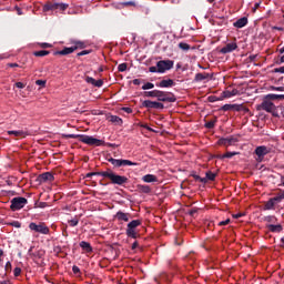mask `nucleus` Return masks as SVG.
Wrapping results in <instances>:
<instances>
[{"label":"nucleus","instance_id":"25","mask_svg":"<svg viewBox=\"0 0 284 284\" xmlns=\"http://www.w3.org/2000/svg\"><path fill=\"white\" fill-rule=\"evenodd\" d=\"M276 205H278V203L271 197L264 205V210H274V207H276Z\"/></svg>","mask_w":284,"mask_h":284},{"label":"nucleus","instance_id":"26","mask_svg":"<svg viewBox=\"0 0 284 284\" xmlns=\"http://www.w3.org/2000/svg\"><path fill=\"white\" fill-rule=\"evenodd\" d=\"M233 110L235 111V112H245V113H247V112H250V109H247L245 105H243V104H233Z\"/></svg>","mask_w":284,"mask_h":284},{"label":"nucleus","instance_id":"9","mask_svg":"<svg viewBox=\"0 0 284 284\" xmlns=\"http://www.w3.org/2000/svg\"><path fill=\"white\" fill-rule=\"evenodd\" d=\"M217 143L219 145H225V148H230V145H236L239 143V136L231 135L229 138H221Z\"/></svg>","mask_w":284,"mask_h":284},{"label":"nucleus","instance_id":"1","mask_svg":"<svg viewBox=\"0 0 284 284\" xmlns=\"http://www.w3.org/2000/svg\"><path fill=\"white\" fill-rule=\"evenodd\" d=\"M64 139H79L81 143H84L85 145H97L99 148L100 145H103V142L92 135H84V134H63Z\"/></svg>","mask_w":284,"mask_h":284},{"label":"nucleus","instance_id":"20","mask_svg":"<svg viewBox=\"0 0 284 284\" xmlns=\"http://www.w3.org/2000/svg\"><path fill=\"white\" fill-rule=\"evenodd\" d=\"M173 85L174 80L172 79L162 80L156 84L158 88H173Z\"/></svg>","mask_w":284,"mask_h":284},{"label":"nucleus","instance_id":"30","mask_svg":"<svg viewBox=\"0 0 284 284\" xmlns=\"http://www.w3.org/2000/svg\"><path fill=\"white\" fill-rule=\"evenodd\" d=\"M277 203H282L284 201V191L281 190L278 193L275 194L274 197H272Z\"/></svg>","mask_w":284,"mask_h":284},{"label":"nucleus","instance_id":"17","mask_svg":"<svg viewBox=\"0 0 284 284\" xmlns=\"http://www.w3.org/2000/svg\"><path fill=\"white\" fill-rule=\"evenodd\" d=\"M268 232L281 234L283 232V225L281 224H266Z\"/></svg>","mask_w":284,"mask_h":284},{"label":"nucleus","instance_id":"39","mask_svg":"<svg viewBox=\"0 0 284 284\" xmlns=\"http://www.w3.org/2000/svg\"><path fill=\"white\" fill-rule=\"evenodd\" d=\"M239 155V152H226L223 154L224 159H232V156Z\"/></svg>","mask_w":284,"mask_h":284},{"label":"nucleus","instance_id":"16","mask_svg":"<svg viewBox=\"0 0 284 284\" xmlns=\"http://www.w3.org/2000/svg\"><path fill=\"white\" fill-rule=\"evenodd\" d=\"M255 154L256 156H258V159H263V156H265L266 154H270V150L267 149V146H257L255 149Z\"/></svg>","mask_w":284,"mask_h":284},{"label":"nucleus","instance_id":"46","mask_svg":"<svg viewBox=\"0 0 284 284\" xmlns=\"http://www.w3.org/2000/svg\"><path fill=\"white\" fill-rule=\"evenodd\" d=\"M222 110H224V112H229V110H233V104H224Z\"/></svg>","mask_w":284,"mask_h":284},{"label":"nucleus","instance_id":"22","mask_svg":"<svg viewBox=\"0 0 284 284\" xmlns=\"http://www.w3.org/2000/svg\"><path fill=\"white\" fill-rule=\"evenodd\" d=\"M115 219L119 221H124V223H128V221H130V214L123 213L122 211H118L115 214Z\"/></svg>","mask_w":284,"mask_h":284},{"label":"nucleus","instance_id":"57","mask_svg":"<svg viewBox=\"0 0 284 284\" xmlns=\"http://www.w3.org/2000/svg\"><path fill=\"white\" fill-rule=\"evenodd\" d=\"M41 48H52V44L43 42L40 44Z\"/></svg>","mask_w":284,"mask_h":284},{"label":"nucleus","instance_id":"23","mask_svg":"<svg viewBox=\"0 0 284 284\" xmlns=\"http://www.w3.org/2000/svg\"><path fill=\"white\" fill-rule=\"evenodd\" d=\"M142 181L144 183H156L159 181V178L154 174H146L142 176Z\"/></svg>","mask_w":284,"mask_h":284},{"label":"nucleus","instance_id":"60","mask_svg":"<svg viewBox=\"0 0 284 284\" xmlns=\"http://www.w3.org/2000/svg\"><path fill=\"white\" fill-rule=\"evenodd\" d=\"M272 90H276L277 92H283V87H272Z\"/></svg>","mask_w":284,"mask_h":284},{"label":"nucleus","instance_id":"5","mask_svg":"<svg viewBox=\"0 0 284 284\" xmlns=\"http://www.w3.org/2000/svg\"><path fill=\"white\" fill-rule=\"evenodd\" d=\"M158 73L164 74L168 70H172L174 68V61L172 60H160L156 62Z\"/></svg>","mask_w":284,"mask_h":284},{"label":"nucleus","instance_id":"56","mask_svg":"<svg viewBox=\"0 0 284 284\" xmlns=\"http://www.w3.org/2000/svg\"><path fill=\"white\" fill-rule=\"evenodd\" d=\"M38 207H41V209L48 207V202H40Z\"/></svg>","mask_w":284,"mask_h":284},{"label":"nucleus","instance_id":"31","mask_svg":"<svg viewBox=\"0 0 284 284\" xmlns=\"http://www.w3.org/2000/svg\"><path fill=\"white\" fill-rule=\"evenodd\" d=\"M239 94V90L233 89L232 91H224V97L226 99H232V97H236Z\"/></svg>","mask_w":284,"mask_h":284},{"label":"nucleus","instance_id":"35","mask_svg":"<svg viewBox=\"0 0 284 284\" xmlns=\"http://www.w3.org/2000/svg\"><path fill=\"white\" fill-rule=\"evenodd\" d=\"M145 97H151L152 99H158L159 97V90H153V91H146Z\"/></svg>","mask_w":284,"mask_h":284},{"label":"nucleus","instance_id":"62","mask_svg":"<svg viewBox=\"0 0 284 284\" xmlns=\"http://www.w3.org/2000/svg\"><path fill=\"white\" fill-rule=\"evenodd\" d=\"M8 68H19L18 63H8Z\"/></svg>","mask_w":284,"mask_h":284},{"label":"nucleus","instance_id":"29","mask_svg":"<svg viewBox=\"0 0 284 284\" xmlns=\"http://www.w3.org/2000/svg\"><path fill=\"white\" fill-rule=\"evenodd\" d=\"M138 190H140V192H143V194H150V192H152V189L150 187V185H145V184H139Z\"/></svg>","mask_w":284,"mask_h":284},{"label":"nucleus","instance_id":"45","mask_svg":"<svg viewBox=\"0 0 284 284\" xmlns=\"http://www.w3.org/2000/svg\"><path fill=\"white\" fill-rule=\"evenodd\" d=\"M9 225H11V227H17V229H19V227H21V222H19V221H13V222L9 223Z\"/></svg>","mask_w":284,"mask_h":284},{"label":"nucleus","instance_id":"40","mask_svg":"<svg viewBox=\"0 0 284 284\" xmlns=\"http://www.w3.org/2000/svg\"><path fill=\"white\" fill-rule=\"evenodd\" d=\"M69 225L71 227H77V225H79V217H74V219L70 220Z\"/></svg>","mask_w":284,"mask_h":284},{"label":"nucleus","instance_id":"18","mask_svg":"<svg viewBox=\"0 0 284 284\" xmlns=\"http://www.w3.org/2000/svg\"><path fill=\"white\" fill-rule=\"evenodd\" d=\"M275 108H276V106H275L271 101L264 100V101L262 102V109H263L265 112H274Z\"/></svg>","mask_w":284,"mask_h":284},{"label":"nucleus","instance_id":"38","mask_svg":"<svg viewBox=\"0 0 284 284\" xmlns=\"http://www.w3.org/2000/svg\"><path fill=\"white\" fill-rule=\"evenodd\" d=\"M92 176H103V171L102 172H91L87 174V179H92Z\"/></svg>","mask_w":284,"mask_h":284},{"label":"nucleus","instance_id":"52","mask_svg":"<svg viewBox=\"0 0 284 284\" xmlns=\"http://www.w3.org/2000/svg\"><path fill=\"white\" fill-rule=\"evenodd\" d=\"M16 88H19V90H23V88H26V84L23 82H17Z\"/></svg>","mask_w":284,"mask_h":284},{"label":"nucleus","instance_id":"51","mask_svg":"<svg viewBox=\"0 0 284 284\" xmlns=\"http://www.w3.org/2000/svg\"><path fill=\"white\" fill-rule=\"evenodd\" d=\"M122 6H124V7L136 6V2H134V1H126V2H122Z\"/></svg>","mask_w":284,"mask_h":284},{"label":"nucleus","instance_id":"43","mask_svg":"<svg viewBox=\"0 0 284 284\" xmlns=\"http://www.w3.org/2000/svg\"><path fill=\"white\" fill-rule=\"evenodd\" d=\"M119 72H125L128 70V63H121L118 65Z\"/></svg>","mask_w":284,"mask_h":284},{"label":"nucleus","instance_id":"19","mask_svg":"<svg viewBox=\"0 0 284 284\" xmlns=\"http://www.w3.org/2000/svg\"><path fill=\"white\" fill-rule=\"evenodd\" d=\"M85 81L91 85H94V88H103V80H94L92 77H87Z\"/></svg>","mask_w":284,"mask_h":284},{"label":"nucleus","instance_id":"14","mask_svg":"<svg viewBox=\"0 0 284 284\" xmlns=\"http://www.w3.org/2000/svg\"><path fill=\"white\" fill-rule=\"evenodd\" d=\"M40 183H52L54 181V175L50 172H45L39 175Z\"/></svg>","mask_w":284,"mask_h":284},{"label":"nucleus","instance_id":"54","mask_svg":"<svg viewBox=\"0 0 284 284\" xmlns=\"http://www.w3.org/2000/svg\"><path fill=\"white\" fill-rule=\"evenodd\" d=\"M149 72L156 73V72H159V68L158 67H150Z\"/></svg>","mask_w":284,"mask_h":284},{"label":"nucleus","instance_id":"11","mask_svg":"<svg viewBox=\"0 0 284 284\" xmlns=\"http://www.w3.org/2000/svg\"><path fill=\"white\" fill-rule=\"evenodd\" d=\"M158 101L166 102V103H174L176 101V98L174 94L169 95L164 91H158Z\"/></svg>","mask_w":284,"mask_h":284},{"label":"nucleus","instance_id":"24","mask_svg":"<svg viewBox=\"0 0 284 284\" xmlns=\"http://www.w3.org/2000/svg\"><path fill=\"white\" fill-rule=\"evenodd\" d=\"M77 48L74 47H65L63 50L55 52V54H61L62 57H65V54H72Z\"/></svg>","mask_w":284,"mask_h":284},{"label":"nucleus","instance_id":"48","mask_svg":"<svg viewBox=\"0 0 284 284\" xmlns=\"http://www.w3.org/2000/svg\"><path fill=\"white\" fill-rule=\"evenodd\" d=\"M72 272H73V274H81V268H79V266H77V265H73Z\"/></svg>","mask_w":284,"mask_h":284},{"label":"nucleus","instance_id":"27","mask_svg":"<svg viewBox=\"0 0 284 284\" xmlns=\"http://www.w3.org/2000/svg\"><path fill=\"white\" fill-rule=\"evenodd\" d=\"M80 247H81L84 252H87V253L92 252V245H90L89 242H85V241L80 242Z\"/></svg>","mask_w":284,"mask_h":284},{"label":"nucleus","instance_id":"58","mask_svg":"<svg viewBox=\"0 0 284 284\" xmlns=\"http://www.w3.org/2000/svg\"><path fill=\"white\" fill-rule=\"evenodd\" d=\"M16 12L17 14H19V17H21V14H23V10H21V8L16 7Z\"/></svg>","mask_w":284,"mask_h":284},{"label":"nucleus","instance_id":"6","mask_svg":"<svg viewBox=\"0 0 284 284\" xmlns=\"http://www.w3.org/2000/svg\"><path fill=\"white\" fill-rule=\"evenodd\" d=\"M26 205H28V199L26 197H13L11 200V210L12 212H17L19 210H23V207H26Z\"/></svg>","mask_w":284,"mask_h":284},{"label":"nucleus","instance_id":"44","mask_svg":"<svg viewBox=\"0 0 284 284\" xmlns=\"http://www.w3.org/2000/svg\"><path fill=\"white\" fill-rule=\"evenodd\" d=\"M214 125H216V122H214V121H209L205 123V128H207V130H212V128H214Z\"/></svg>","mask_w":284,"mask_h":284},{"label":"nucleus","instance_id":"21","mask_svg":"<svg viewBox=\"0 0 284 284\" xmlns=\"http://www.w3.org/2000/svg\"><path fill=\"white\" fill-rule=\"evenodd\" d=\"M245 26H247L246 17L240 18L233 23V27L237 29L245 28Z\"/></svg>","mask_w":284,"mask_h":284},{"label":"nucleus","instance_id":"8","mask_svg":"<svg viewBox=\"0 0 284 284\" xmlns=\"http://www.w3.org/2000/svg\"><path fill=\"white\" fill-rule=\"evenodd\" d=\"M109 163L113 166V168H125L126 165L132 166V165H138L136 162H132L130 160H116V159H109Z\"/></svg>","mask_w":284,"mask_h":284},{"label":"nucleus","instance_id":"64","mask_svg":"<svg viewBox=\"0 0 284 284\" xmlns=\"http://www.w3.org/2000/svg\"><path fill=\"white\" fill-rule=\"evenodd\" d=\"M241 216H243V213H237L233 215V219H241Z\"/></svg>","mask_w":284,"mask_h":284},{"label":"nucleus","instance_id":"28","mask_svg":"<svg viewBox=\"0 0 284 284\" xmlns=\"http://www.w3.org/2000/svg\"><path fill=\"white\" fill-rule=\"evenodd\" d=\"M266 99H270V101H277V100L283 101L284 94H274V93H271V94H267V95H266Z\"/></svg>","mask_w":284,"mask_h":284},{"label":"nucleus","instance_id":"63","mask_svg":"<svg viewBox=\"0 0 284 284\" xmlns=\"http://www.w3.org/2000/svg\"><path fill=\"white\" fill-rule=\"evenodd\" d=\"M131 247H132V250H136V248L139 247V242L135 241V242L132 244Z\"/></svg>","mask_w":284,"mask_h":284},{"label":"nucleus","instance_id":"34","mask_svg":"<svg viewBox=\"0 0 284 284\" xmlns=\"http://www.w3.org/2000/svg\"><path fill=\"white\" fill-rule=\"evenodd\" d=\"M50 54V51L47 50H40V51H34L33 57H48Z\"/></svg>","mask_w":284,"mask_h":284},{"label":"nucleus","instance_id":"10","mask_svg":"<svg viewBox=\"0 0 284 284\" xmlns=\"http://www.w3.org/2000/svg\"><path fill=\"white\" fill-rule=\"evenodd\" d=\"M142 106L148 108V110H163L165 108L163 103L151 100H144Z\"/></svg>","mask_w":284,"mask_h":284},{"label":"nucleus","instance_id":"47","mask_svg":"<svg viewBox=\"0 0 284 284\" xmlns=\"http://www.w3.org/2000/svg\"><path fill=\"white\" fill-rule=\"evenodd\" d=\"M13 276H21V267H16L14 270H13Z\"/></svg>","mask_w":284,"mask_h":284},{"label":"nucleus","instance_id":"36","mask_svg":"<svg viewBox=\"0 0 284 284\" xmlns=\"http://www.w3.org/2000/svg\"><path fill=\"white\" fill-rule=\"evenodd\" d=\"M110 121H111V123H118V124L123 123V120L118 115H111Z\"/></svg>","mask_w":284,"mask_h":284},{"label":"nucleus","instance_id":"3","mask_svg":"<svg viewBox=\"0 0 284 284\" xmlns=\"http://www.w3.org/2000/svg\"><path fill=\"white\" fill-rule=\"evenodd\" d=\"M29 230L30 232H34V234H43L44 236L50 234V227L45 225V222H31L29 223Z\"/></svg>","mask_w":284,"mask_h":284},{"label":"nucleus","instance_id":"13","mask_svg":"<svg viewBox=\"0 0 284 284\" xmlns=\"http://www.w3.org/2000/svg\"><path fill=\"white\" fill-rule=\"evenodd\" d=\"M239 48V44L236 42L227 43L225 47H223L220 52L221 54H230V52H234Z\"/></svg>","mask_w":284,"mask_h":284},{"label":"nucleus","instance_id":"7","mask_svg":"<svg viewBox=\"0 0 284 284\" xmlns=\"http://www.w3.org/2000/svg\"><path fill=\"white\" fill-rule=\"evenodd\" d=\"M139 225H141L140 220L131 221L126 227V236L130 239H136V227H139Z\"/></svg>","mask_w":284,"mask_h":284},{"label":"nucleus","instance_id":"49","mask_svg":"<svg viewBox=\"0 0 284 284\" xmlns=\"http://www.w3.org/2000/svg\"><path fill=\"white\" fill-rule=\"evenodd\" d=\"M36 85H41V88H45V80H37Z\"/></svg>","mask_w":284,"mask_h":284},{"label":"nucleus","instance_id":"12","mask_svg":"<svg viewBox=\"0 0 284 284\" xmlns=\"http://www.w3.org/2000/svg\"><path fill=\"white\" fill-rule=\"evenodd\" d=\"M202 81H204V82L212 81V74H210L207 72L196 73L194 77V82L201 83Z\"/></svg>","mask_w":284,"mask_h":284},{"label":"nucleus","instance_id":"55","mask_svg":"<svg viewBox=\"0 0 284 284\" xmlns=\"http://www.w3.org/2000/svg\"><path fill=\"white\" fill-rule=\"evenodd\" d=\"M122 110L123 112H126V114H132V108L124 106Z\"/></svg>","mask_w":284,"mask_h":284},{"label":"nucleus","instance_id":"50","mask_svg":"<svg viewBox=\"0 0 284 284\" xmlns=\"http://www.w3.org/2000/svg\"><path fill=\"white\" fill-rule=\"evenodd\" d=\"M217 225H220V226L230 225V219H226L225 221L219 222Z\"/></svg>","mask_w":284,"mask_h":284},{"label":"nucleus","instance_id":"15","mask_svg":"<svg viewBox=\"0 0 284 284\" xmlns=\"http://www.w3.org/2000/svg\"><path fill=\"white\" fill-rule=\"evenodd\" d=\"M7 134H9V136H17V138H21V139H26V136H30V132L29 131H24V130H18V131H7Z\"/></svg>","mask_w":284,"mask_h":284},{"label":"nucleus","instance_id":"2","mask_svg":"<svg viewBox=\"0 0 284 284\" xmlns=\"http://www.w3.org/2000/svg\"><path fill=\"white\" fill-rule=\"evenodd\" d=\"M103 179H110L111 183L113 185H125L128 183V178L123 175H118L111 170L109 171H103L102 173Z\"/></svg>","mask_w":284,"mask_h":284},{"label":"nucleus","instance_id":"59","mask_svg":"<svg viewBox=\"0 0 284 284\" xmlns=\"http://www.w3.org/2000/svg\"><path fill=\"white\" fill-rule=\"evenodd\" d=\"M275 72H280V74H284V67H280L275 69Z\"/></svg>","mask_w":284,"mask_h":284},{"label":"nucleus","instance_id":"4","mask_svg":"<svg viewBox=\"0 0 284 284\" xmlns=\"http://www.w3.org/2000/svg\"><path fill=\"white\" fill-rule=\"evenodd\" d=\"M70 4L63 2H48L43 6V12H65Z\"/></svg>","mask_w":284,"mask_h":284},{"label":"nucleus","instance_id":"61","mask_svg":"<svg viewBox=\"0 0 284 284\" xmlns=\"http://www.w3.org/2000/svg\"><path fill=\"white\" fill-rule=\"evenodd\" d=\"M133 85H141V80L140 79H134L133 80Z\"/></svg>","mask_w":284,"mask_h":284},{"label":"nucleus","instance_id":"33","mask_svg":"<svg viewBox=\"0 0 284 284\" xmlns=\"http://www.w3.org/2000/svg\"><path fill=\"white\" fill-rule=\"evenodd\" d=\"M178 48H180V50H183V52H187L191 49L190 44H187L186 42H180L178 44Z\"/></svg>","mask_w":284,"mask_h":284},{"label":"nucleus","instance_id":"32","mask_svg":"<svg viewBox=\"0 0 284 284\" xmlns=\"http://www.w3.org/2000/svg\"><path fill=\"white\" fill-rule=\"evenodd\" d=\"M264 221L266 223H271V225H274V223H277L278 219H276L274 215H267L264 217Z\"/></svg>","mask_w":284,"mask_h":284},{"label":"nucleus","instance_id":"42","mask_svg":"<svg viewBox=\"0 0 284 284\" xmlns=\"http://www.w3.org/2000/svg\"><path fill=\"white\" fill-rule=\"evenodd\" d=\"M154 88V83L146 82L144 85H142V90H152Z\"/></svg>","mask_w":284,"mask_h":284},{"label":"nucleus","instance_id":"37","mask_svg":"<svg viewBox=\"0 0 284 284\" xmlns=\"http://www.w3.org/2000/svg\"><path fill=\"white\" fill-rule=\"evenodd\" d=\"M73 48H75V50H79V49L82 50V48H85V43L81 41H77L74 42Z\"/></svg>","mask_w":284,"mask_h":284},{"label":"nucleus","instance_id":"41","mask_svg":"<svg viewBox=\"0 0 284 284\" xmlns=\"http://www.w3.org/2000/svg\"><path fill=\"white\" fill-rule=\"evenodd\" d=\"M206 179L207 181H214L216 179V174L212 173V171L206 172Z\"/></svg>","mask_w":284,"mask_h":284},{"label":"nucleus","instance_id":"53","mask_svg":"<svg viewBox=\"0 0 284 284\" xmlns=\"http://www.w3.org/2000/svg\"><path fill=\"white\" fill-rule=\"evenodd\" d=\"M85 54H90V51L89 50H83V51L78 53V57H85Z\"/></svg>","mask_w":284,"mask_h":284}]
</instances>
